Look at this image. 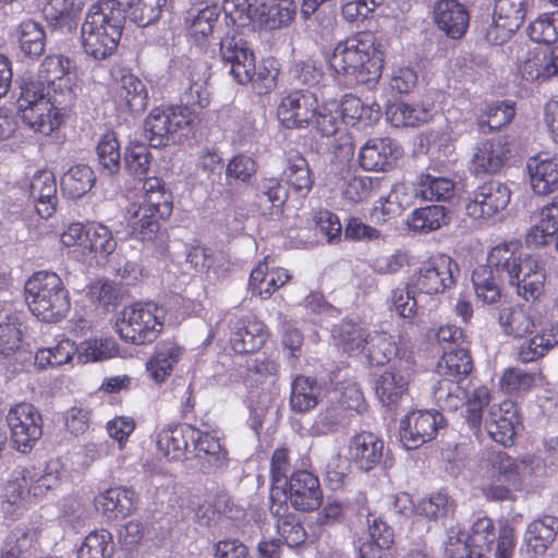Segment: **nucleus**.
<instances>
[{
    "mask_svg": "<svg viewBox=\"0 0 558 558\" xmlns=\"http://www.w3.org/2000/svg\"><path fill=\"white\" fill-rule=\"evenodd\" d=\"M162 328L163 311L153 303L125 306L116 320V329L121 339L136 345L153 342Z\"/></svg>",
    "mask_w": 558,
    "mask_h": 558,
    "instance_id": "9",
    "label": "nucleus"
},
{
    "mask_svg": "<svg viewBox=\"0 0 558 558\" xmlns=\"http://www.w3.org/2000/svg\"><path fill=\"white\" fill-rule=\"evenodd\" d=\"M518 62V72L523 80L546 81L558 74V47L526 51Z\"/></svg>",
    "mask_w": 558,
    "mask_h": 558,
    "instance_id": "20",
    "label": "nucleus"
},
{
    "mask_svg": "<svg viewBox=\"0 0 558 558\" xmlns=\"http://www.w3.org/2000/svg\"><path fill=\"white\" fill-rule=\"evenodd\" d=\"M469 537L470 546L475 558H483L490 553L496 541L495 526L487 517L477 518L471 526Z\"/></svg>",
    "mask_w": 558,
    "mask_h": 558,
    "instance_id": "49",
    "label": "nucleus"
},
{
    "mask_svg": "<svg viewBox=\"0 0 558 558\" xmlns=\"http://www.w3.org/2000/svg\"><path fill=\"white\" fill-rule=\"evenodd\" d=\"M558 533V518L543 515L532 521L524 533V545L530 556L544 555L546 549L556 539Z\"/></svg>",
    "mask_w": 558,
    "mask_h": 558,
    "instance_id": "30",
    "label": "nucleus"
},
{
    "mask_svg": "<svg viewBox=\"0 0 558 558\" xmlns=\"http://www.w3.org/2000/svg\"><path fill=\"white\" fill-rule=\"evenodd\" d=\"M371 333L360 324L343 320L333 329L336 344L348 353H363Z\"/></svg>",
    "mask_w": 558,
    "mask_h": 558,
    "instance_id": "44",
    "label": "nucleus"
},
{
    "mask_svg": "<svg viewBox=\"0 0 558 558\" xmlns=\"http://www.w3.org/2000/svg\"><path fill=\"white\" fill-rule=\"evenodd\" d=\"M14 36L25 57L38 59L45 52L46 33L40 23L32 19L24 20L16 26Z\"/></svg>",
    "mask_w": 558,
    "mask_h": 558,
    "instance_id": "38",
    "label": "nucleus"
},
{
    "mask_svg": "<svg viewBox=\"0 0 558 558\" xmlns=\"http://www.w3.org/2000/svg\"><path fill=\"white\" fill-rule=\"evenodd\" d=\"M519 425L518 409L510 400L489 405L484 418V427L489 437L505 447L512 445Z\"/></svg>",
    "mask_w": 558,
    "mask_h": 558,
    "instance_id": "16",
    "label": "nucleus"
},
{
    "mask_svg": "<svg viewBox=\"0 0 558 558\" xmlns=\"http://www.w3.org/2000/svg\"><path fill=\"white\" fill-rule=\"evenodd\" d=\"M37 470L33 465H17L4 486V498L10 505H16L27 495H33V481Z\"/></svg>",
    "mask_w": 558,
    "mask_h": 558,
    "instance_id": "43",
    "label": "nucleus"
},
{
    "mask_svg": "<svg viewBox=\"0 0 558 558\" xmlns=\"http://www.w3.org/2000/svg\"><path fill=\"white\" fill-rule=\"evenodd\" d=\"M472 369L473 361L465 348L444 349L437 363L441 379L433 387L434 401L441 410L457 411L463 407Z\"/></svg>",
    "mask_w": 558,
    "mask_h": 558,
    "instance_id": "5",
    "label": "nucleus"
},
{
    "mask_svg": "<svg viewBox=\"0 0 558 558\" xmlns=\"http://www.w3.org/2000/svg\"><path fill=\"white\" fill-rule=\"evenodd\" d=\"M116 94L120 105L125 106L134 114L142 113L147 108L146 86L130 72H123L119 77Z\"/></svg>",
    "mask_w": 558,
    "mask_h": 558,
    "instance_id": "36",
    "label": "nucleus"
},
{
    "mask_svg": "<svg viewBox=\"0 0 558 558\" xmlns=\"http://www.w3.org/2000/svg\"><path fill=\"white\" fill-rule=\"evenodd\" d=\"M527 35L535 43H555L558 39V12L539 15L529 25Z\"/></svg>",
    "mask_w": 558,
    "mask_h": 558,
    "instance_id": "63",
    "label": "nucleus"
},
{
    "mask_svg": "<svg viewBox=\"0 0 558 558\" xmlns=\"http://www.w3.org/2000/svg\"><path fill=\"white\" fill-rule=\"evenodd\" d=\"M286 502L298 511H313L319 508L323 492L319 480L312 472L299 470L291 473L289 481L280 485Z\"/></svg>",
    "mask_w": 558,
    "mask_h": 558,
    "instance_id": "13",
    "label": "nucleus"
},
{
    "mask_svg": "<svg viewBox=\"0 0 558 558\" xmlns=\"http://www.w3.org/2000/svg\"><path fill=\"white\" fill-rule=\"evenodd\" d=\"M114 551L112 535L107 530L90 532L77 550V558H111Z\"/></svg>",
    "mask_w": 558,
    "mask_h": 558,
    "instance_id": "53",
    "label": "nucleus"
},
{
    "mask_svg": "<svg viewBox=\"0 0 558 558\" xmlns=\"http://www.w3.org/2000/svg\"><path fill=\"white\" fill-rule=\"evenodd\" d=\"M256 195L264 216L271 219L282 216L289 196V190L282 180L275 177L260 179Z\"/></svg>",
    "mask_w": 558,
    "mask_h": 558,
    "instance_id": "33",
    "label": "nucleus"
},
{
    "mask_svg": "<svg viewBox=\"0 0 558 558\" xmlns=\"http://www.w3.org/2000/svg\"><path fill=\"white\" fill-rule=\"evenodd\" d=\"M82 246L96 254L107 256L116 250L117 242L107 226L96 223L86 228Z\"/></svg>",
    "mask_w": 558,
    "mask_h": 558,
    "instance_id": "58",
    "label": "nucleus"
},
{
    "mask_svg": "<svg viewBox=\"0 0 558 558\" xmlns=\"http://www.w3.org/2000/svg\"><path fill=\"white\" fill-rule=\"evenodd\" d=\"M317 108L315 93L308 89L293 90L281 99L277 116L287 129H302L313 123Z\"/></svg>",
    "mask_w": 558,
    "mask_h": 558,
    "instance_id": "15",
    "label": "nucleus"
},
{
    "mask_svg": "<svg viewBox=\"0 0 558 558\" xmlns=\"http://www.w3.org/2000/svg\"><path fill=\"white\" fill-rule=\"evenodd\" d=\"M558 344V327L535 331V335L523 341L517 350L518 360L522 363L537 361Z\"/></svg>",
    "mask_w": 558,
    "mask_h": 558,
    "instance_id": "40",
    "label": "nucleus"
},
{
    "mask_svg": "<svg viewBox=\"0 0 558 558\" xmlns=\"http://www.w3.org/2000/svg\"><path fill=\"white\" fill-rule=\"evenodd\" d=\"M459 275L458 264L450 256L440 254L430 257L418 267L412 276L411 287L420 296H430L432 307H435V296L450 290Z\"/></svg>",
    "mask_w": 558,
    "mask_h": 558,
    "instance_id": "10",
    "label": "nucleus"
},
{
    "mask_svg": "<svg viewBox=\"0 0 558 558\" xmlns=\"http://www.w3.org/2000/svg\"><path fill=\"white\" fill-rule=\"evenodd\" d=\"M156 214L142 204L128 209V223L142 241H151L160 230V221L167 219L159 218Z\"/></svg>",
    "mask_w": 558,
    "mask_h": 558,
    "instance_id": "45",
    "label": "nucleus"
},
{
    "mask_svg": "<svg viewBox=\"0 0 558 558\" xmlns=\"http://www.w3.org/2000/svg\"><path fill=\"white\" fill-rule=\"evenodd\" d=\"M153 156L149 147L141 142H131L125 148V167L134 177H145L148 173Z\"/></svg>",
    "mask_w": 558,
    "mask_h": 558,
    "instance_id": "60",
    "label": "nucleus"
},
{
    "mask_svg": "<svg viewBox=\"0 0 558 558\" xmlns=\"http://www.w3.org/2000/svg\"><path fill=\"white\" fill-rule=\"evenodd\" d=\"M167 0H129L128 14L130 20L140 27L157 22Z\"/></svg>",
    "mask_w": 558,
    "mask_h": 558,
    "instance_id": "57",
    "label": "nucleus"
},
{
    "mask_svg": "<svg viewBox=\"0 0 558 558\" xmlns=\"http://www.w3.org/2000/svg\"><path fill=\"white\" fill-rule=\"evenodd\" d=\"M194 121L195 114L192 109L157 107L144 121L145 137L154 148L180 144L189 137Z\"/></svg>",
    "mask_w": 558,
    "mask_h": 558,
    "instance_id": "8",
    "label": "nucleus"
},
{
    "mask_svg": "<svg viewBox=\"0 0 558 558\" xmlns=\"http://www.w3.org/2000/svg\"><path fill=\"white\" fill-rule=\"evenodd\" d=\"M510 157V144L506 136L497 135L480 142L474 149L471 170L477 174H496Z\"/></svg>",
    "mask_w": 558,
    "mask_h": 558,
    "instance_id": "18",
    "label": "nucleus"
},
{
    "mask_svg": "<svg viewBox=\"0 0 558 558\" xmlns=\"http://www.w3.org/2000/svg\"><path fill=\"white\" fill-rule=\"evenodd\" d=\"M444 416L438 411H413L400 422V440L413 450L432 440L442 427Z\"/></svg>",
    "mask_w": 558,
    "mask_h": 558,
    "instance_id": "14",
    "label": "nucleus"
},
{
    "mask_svg": "<svg viewBox=\"0 0 558 558\" xmlns=\"http://www.w3.org/2000/svg\"><path fill=\"white\" fill-rule=\"evenodd\" d=\"M551 242L558 252V195L542 208L539 221L532 226L525 235V244L530 248H537Z\"/></svg>",
    "mask_w": 558,
    "mask_h": 558,
    "instance_id": "25",
    "label": "nucleus"
},
{
    "mask_svg": "<svg viewBox=\"0 0 558 558\" xmlns=\"http://www.w3.org/2000/svg\"><path fill=\"white\" fill-rule=\"evenodd\" d=\"M195 66L190 71V75L184 85L181 94V101L184 104L182 107L191 109V107L198 106L205 108L209 104V93L207 88L208 76L206 73L196 71Z\"/></svg>",
    "mask_w": 558,
    "mask_h": 558,
    "instance_id": "50",
    "label": "nucleus"
},
{
    "mask_svg": "<svg viewBox=\"0 0 558 558\" xmlns=\"http://www.w3.org/2000/svg\"><path fill=\"white\" fill-rule=\"evenodd\" d=\"M29 194L36 202V210L43 218H49L56 211L57 182L49 170H38L32 178Z\"/></svg>",
    "mask_w": 558,
    "mask_h": 558,
    "instance_id": "31",
    "label": "nucleus"
},
{
    "mask_svg": "<svg viewBox=\"0 0 558 558\" xmlns=\"http://www.w3.org/2000/svg\"><path fill=\"white\" fill-rule=\"evenodd\" d=\"M179 355L180 349L175 345L158 350L147 363V372L157 383L163 381L178 363Z\"/></svg>",
    "mask_w": 558,
    "mask_h": 558,
    "instance_id": "61",
    "label": "nucleus"
},
{
    "mask_svg": "<svg viewBox=\"0 0 558 558\" xmlns=\"http://www.w3.org/2000/svg\"><path fill=\"white\" fill-rule=\"evenodd\" d=\"M363 353L371 363L376 365H385L390 362L392 357H395V360H398V357H407L404 353L402 355L399 354L392 336L379 331L371 333Z\"/></svg>",
    "mask_w": 558,
    "mask_h": 558,
    "instance_id": "47",
    "label": "nucleus"
},
{
    "mask_svg": "<svg viewBox=\"0 0 558 558\" xmlns=\"http://www.w3.org/2000/svg\"><path fill=\"white\" fill-rule=\"evenodd\" d=\"M7 428L10 429L12 447L23 453L33 449L43 435V418L31 403H19L7 414Z\"/></svg>",
    "mask_w": 558,
    "mask_h": 558,
    "instance_id": "11",
    "label": "nucleus"
},
{
    "mask_svg": "<svg viewBox=\"0 0 558 558\" xmlns=\"http://www.w3.org/2000/svg\"><path fill=\"white\" fill-rule=\"evenodd\" d=\"M384 441L372 433H361L351 438L349 456L360 470L372 471L383 459Z\"/></svg>",
    "mask_w": 558,
    "mask_h": 558,
    "instance_id": "26",
    "label": "nucleus"
},
{
    "mask_svg": "<svg viewBox=\"0 0 558 558\" xmlns=\"http://www.w3.org/2000/svg\"><path fill=\"white\" fill-rule=\"evenodd\" d=\"M192 452L198 458L204 473L223 472L228 468V451L216 437L199 429L193 441Z\"/></svg>",
    "mask_w": 558,
    "mask_h": 558,
    "instance_id": "28",
    "label": "nucleus"
},
{
    "mask_svg": "<svg viewBox=\"0 0 558 558\" xmlns=\"http://www.w3.org/2000/svg\"><path fill=\"white\" fill-rule=\"evenodd\" d=\"M385 52L371 32H361L339 41L328 59L338 76L357 84L376 83L383 73Z\"/></svg>",
    "mask_w": 558,
    "mask_h": 558,
    "instance_id": "1",
    "label": "nucleus"
},
{
    "mask_svg": "<svg viewBox=\"0 0 558 558\" xmlns=\"http://www.w3.org/2000/svg\"><path fill=\"white\" fill-rule=\"evenodd\" d=\"M494 272H496L495 267L488 262L487 265L475 268L472 275L476 296L487 304L495 303L500 298V289Z\"/></svg>",
    "mask_w": 558,
    "mask_h": 558,
    "instance_id": "52",
    "label": "nucleus"
},
{
    "mask_svg": "<svg viewBox=\"0 0 558 558\" xmlns=\"http://www.w3.org/2000/svg\"><path fill=\"white\" fill-rule=\"evenodd\" d=\"M510 198L511 191L506 183L490 180L469 194L465 213L473 219H487L505 210Z\"/></svg>",
    "mask_w": 558,
    "mask_h": 558,
    "instance_id": "12",
    "label": "nucleus"
},
{
    "mask_svg": "<svg viewBox=\"0 0 558 558\" xmlns=\"http://www.w3.org/2000/svg\"><path fill=\"white\" fill-rule=\"evenodd\" d=\"M218 16L219 10L215 5L190 10L186 17L190 35L194 37L195 40L208 38L214 32Z\"/></svg>",
    "mask_w": 558,
    "mask_h": 558,
    "instance_id": "54",
    "label": "nucleus"
},
{
    "mask_svg": "<svg viewBox=\"0 0 558 558\" xmlns=\"http://www.w3.org/2000/svg\"><path fill=\"white\" fill-rule=\"evenodd\" d=\"M520 27L508 23L505 20H499L494 13L489 19L481 23V34L485 40L490 45H502L506 43L512 34H514Z\"/></svg>",
    "mask_w": 558,
    "mask_h": 558,
    "instance_id": "64",
    "label": "nucleus"
},
{
    "mask_svg": "<svg viewBox=\"0 0 558 558\" xmlns=\"http://www.w3.org/2000/svg\"><path fill=\"white\" fill-rule=\"evenodd\" d=\"M411 357H398L376 381V396L386 407L397 404L405 393L412 374Z\"/></svg>",
    "mask_w": 558,
    "mask_h": 558,
    "instance_id": "17",
    "label": "nucleus"
},
{
    "mask_svg": "<svg viewBox=\"0 0 558 558\" xmlns=\"http://www.w3.org/2000/svg\"><path fill=\"white\" fill-rule=\"evenodd\" d=\"M125 23V14L118 0H102L93 4L81 27L82 47L95 60H105L118 48Z\"/></svg>",
    "mask_w": 558,
    "mask_h": 558,
    "instance_id": "3",
    "label": "nucleus"
},
{
    "mask_svg": "<svg viewBox=\"0 0 558 558\" xmlns=\"http://www.w3.org/2000/svg\"><path fill=\"white\" fill-rule=\"evenodd\" d=\"M16 105L22 119L35 132L48 135L61 124V113L54 106L51 89L38 77H28L20 86Z\"/></svg>",
    "mask_w": 558,
    "mask_h": 558,
    "instance_id": "7",
    "label": "nucleus"
},
{
    "mask_svg": "<svg viewBox=\"0 0 558 558\" xmlns=\"http://www.w3.org/2000/svg\"><path fill=\"white\" fill-rule=\"evenodd\" d=\"M340 113L342 122L354 125L362 122L365 125L373 124L380 118L379 106H365L363 101L353 95H345L340 104Z\"/></svg>",
    "mask_w": 558,
    "mask_h": 558,
    "instance_id": "46",
    "label": "nucleus"
},
{
    "mask_svg": "<svg viewBox=\"0 0 558 558\" xmlns=\"http://www.w3.org/2000/svg\"><path fill=\"white\" fill-rule=\"evenodd\" d=\"M219 57L223 68L236 83H252L258 94H267L276 87L279 71L275 66V60H263L256 64L250 44L238 31L228 32L220 39Z\"/></svg>",
    "mask_w": 558,
    "mask_h": 558,
    "instance_id": "2",
    "label": "nucleus"
},
{
    "mask_svg": "<svg viewBox=\"0 0 558 558\" xmlns=\"http://www.w3.org/2000/svg\"><path fill=\"white\" fill-rule=\"evenodd\" d=\"M134 497L135 493L132 489L125 487L109 488L96 497V508L109 518H124L133 509Z\"/></svg>",
    "mask_w": 558,
    "mask_h": 558,
    "instance_id": "39",
    "label": "nucleus"
},
{
    "mask_svg": "<svg viewBox=\"0 0 558 558\" xmlns=\"http://www.w3.org/2000/svg\"><path fill=\"white\" fill-rule=\"evenodd\" d=\"M448 222V210L444 205H428L415 209L409 223L413 230L427 233Z\"/></svg>",
    "mask_w": 558,
    "mask_h": 558,
    "instance_id": "51",
    "label": "nucleus"
},
{
    "mask_svg": "<svg viewBox=\"0 0 558 558\" xmlns=\"http://www.w3.org/2000/svg\"><path fill=\"white\" fill-rule=\"evenodd\" d=\"M498 322L502 332L513 339L532 336L539 323L534 311L525 305L502 308Z\"/></svg>",
    "mask_w": 558,
    "mask_h": 558,
    "instance_id": "27",
    "label": "nucleus"
},
{
    "mask_svg": "<svg viewBox=\"0 0 558 558\" xmlns=\"http://www.w3.org/2000/svg\"><path fill=\"white\" fill-rule=\"evenodd\" d=\"M96 155L99 171L104 175H113L121 168L120 144L114 132L105 133L97 146Z\"/></svg>",
    "mask_w": 558,
    "mask_h": 558,
    "instance_id": "48",
    "label": "nucleus"
},
{
    "mask_svg": "<svg viewBox=\"0 0 558 558\" xmlns=\"http://www.w3.org/2000/svg\"><path fill=\"white\" fill-rule=\"evenodd\" d=\"M434 20L437 27L449 38H461L470 22L466 8L457 0H439L434 5Z\"/></svg>",
    "mask_w": 558,
    "mask_h": 558,
    "instance_id": "23",
    "label": "nucleus"
},
{
    "mask_svg": "<svg viewBox=\"0 0 558 558\" xmlns=\"http://www.w3.org/2000/svg\"><path fill=\"white\" fill-rule=\"evenodd\" d=\"M76 352V347L69 339L59 341L52 348L39 349L35 354V365L38 368L58 367L69 363Z\"/></svg>",
    "mask_w": 558,
    "mask_h": 558,
    "instance_id": "56",
    "label": "nucleus"
},
{
    "mask_svg": "<svg viewBox=\"0 0 558 558\" xmlns=\"http://www.w3.org/2000/svg\"><path fill=\"white\" fill-rule=\"evenodd\" d=\"M420 196L425 201L446 202L454 194V183L444 177H434L429 173L418 178Z\"/></svg>",
    "mask_w": 558,
    "mask_h": 558,
    "instance_id": "55",
    "label": "nucleus"
},
{
    "mask_svg": "<svg viewBox=\"0 0 558 558\" xmlns=\"http://www.w3.org/2000/svg\"><path fill=\"white\" fill-rule=\"evenodd\" d=\"M71 69V61L62 54L47 56L40 63L37 77L44 82L48 88L57 93L64 87H69L68 75Z\"/></svg>",
    "mask_w": 558,
    "mask_h": 558,
    "instance_id": "41",
    "label": "nucleus"
},
{
    "mask_svg": "<svg viewBox=\"0 0 558 558\" xmlns=\"http://www.w3.org/2000/svg\"><path fill=\"white\" fill-rule=\"evenodd\" d=\"M322 385L314 377L296 376L291 384L290 408L293 412L305 413L319 401Z\"/></svg>",
    "mask_w": 558,
    "mask_h": 558,
    "instance_id": "37",
    "label": "nucleus"
},
{
    "mask_svg": "<svg viewBox=\"0 0 558 558\" xmlns=\"http://www.w3.org/2000/svg\"><path fill=\"white\" fill-rule=\"evenodd\" d=\"M270 498L269 511L277 518V532L282 543L290 547L303 544L306 539V532L299 518L288 511L286 501H276L274 494H271Z\"/></svg>",
    "mask_w": 558,
    "mask_h": 558,
    "instance_id": "34",
    "label": "nucleus"
},
{
    "mask_svg": "<svg viewBox=\"0 0 558 558\" xmlns=\"http://www.w3.org/2000/svg\"><path fill=\"white\" fill-rule=\"evenodd\" d=\"M281 180L300 197H306L312 191L314 178L307 160L299 151L287 153Z\"/></svg>",
    "mask_w": 558,
    "mask_h": 558,
    "instance_id": "32",
    "label": "nucleus"
},
{
    "mask_svg": "<svg viewBox=\"0 0 558 558\" xmlns=\"http://www.w3.org/2000/svg\"><path fill=\"white\" fill-rule=\"evenodd\" d=\"M197 435L198 429L190 424L169 426L158 434L157 447L169 460H184L192 452Z\"/></svg>",
    "mask_w": 558,
    "mask_h": 558,
    "instance_id": "22",
    "label": "nucleus"
},
{
    "mask_svg": "<svg viewBox=\"0 0 558 558\" xmlns=\"http://www.w3.org/2000/svg\"><path fill=\"white\" fill-rule=\"evenodd\" d=\"M94 170L84 163L72 167L61 178V191L70 198H80L95 185Z\"/></svg>",
    "mask_w": 558,
    "mask_h": 558,
    "instance_id": "42",
    "label": "nucleus"
},
{
    "mask_svg": "<svg viewBox=\"0 0 558 558\" xmlns=\"http://www.w3.org/2000/svg\"><path fill=\"white\" fill-rule=\"evenodd\" d=\"M401 154L400 146L392 140L371 138L360 149V165L366 171H388Z\"/></svg>",
    "mask_w": 558,
    "mask_h": 558,
    "instance_id": "19",
    "label": "nucleus"
},
{
    "mask_svg": "<svg viewBox=\"0 0 558 558\" xmlns=\"http://www.w3.org/2000/svg\"><path fill=\"white\" fill-rule=\"evenodd\" d=\"M25 301L40 320L56 323L70 310L69 293L61 278L49 271L35 272L25 282Z\"/></svg>",
    "mask_w": 558,
    "mask_h": 558,
    "instance_id": "6",
    "label": "nucleus"
},
{
    "mask_svg": "<svg viewBox=\"0 0 558 558\" xmlns=\"http://www.w3.org/2000/svg\"><path fill=\"white\" fill-rule=\"evenodd\" d=\"M418 185L397 183L392 186L383 204V214L400 215L404 209L411 206L413 198L420 196Z\"/></svg>",
    "mask_w": 558,
    "mask_h": 558,
    "instance_id": "59",
    "label": "nucleus"
},
{
    "mask_svg": "<svg viewBox=\"0 0 558 558\" xmlns=\"http://www.w3.org/2000/svg\"><path fill=\"white\" fill-rule=\"evenodd\" d=\"M526 170L535 194L548 195L558 190V158L541 155L531 157Z\"/></svg>",
    "mask_w": 558,
    "mask_h": 558,
    "instance_id": "29",
    "label": "nucleus"
},
{
    "mask_svg": "<svg viewBox=\"0 0 558 558\" xmlns=\"http://www.w3.org/2000/svg\"><path fill=\"white\" fill-rule=\"evenodd\" d=\"M486 460L493 470L502 475L515 488L520 487L526 476L535 474V469L541 465L539 460L517 461L501 450L488 451Z\"/></svg>",
    "mask_w": 558,
    "mask_h": 558,
    "instance_id": "24",
    "label": "nucleus"
},
{
    "mask_svg": "<svg viewBox=\"0 0 558 558\" xmlns=\"http://www.w3.org/2000/svg\"><path fill=\"white\" fill-rule=\"evenodd\" d=\"M487 262L495 267L496 274L515 288L517 294L525 301L536 300L543 292L544 269L538 262L522 255L512 243L500 244L492 248Z\"/></svg>",
    "mask_w": 558,
    "mask_h": 558,
    "instance_id": "4",
    "label": "nucleus"
},
{
    "mask_svg": "<svg viewBox=\"0 0 558 558\" xmlns=\"http://www.w3.org/2000/svg\"><path fill=\"white\" fill-rule=\"evenodd\" d=\"M369 539L360 546V558H386L385 550L395 541V533L380 518H367Z\"/></svg>",
    "mask_w": 558,
    "mask_h": 558,
    "instance_id": "35",
    "label": "nucleus"
},
{
    "mask_svg": "<svg viewBox=\"0 0 558 558\" xmlns=\"http://www.w3.org/2000/svg\"><path fill=\"white\" fill-rule=\"evenodd\" d=\"M489 391L485 387L475 388L471 395L466 392L463 405L465 404V421L469 426L477 430L483 422V409L489 408Z\"/></svg>",
    "mask_w": 558,
    "mask_h": 558,
    "instance_id": "62",
    "label": "nucleus"
},
{
    "mask_svg": "<svg viewBox=\"0 0 558 558\" xmlns=\"http://www.w3.org/2000/svg\"><path fill=\"white\" fill-rule=\"evenodd\" d=\"M230 328V345L239 354L258 351L267 339L265 325L253 316L231 320Z\"/></svg>",
    "mask_w": 558,
    "mask_h": 558,
    "instance_id": "21",
    "label": "nucleus"
}]
</instances>
